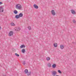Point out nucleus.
<instances>
[{
  "instance_id": "1",
  "label": "nucleus",
  "mask_w": 76,
  "mask_h": 76,
  "mask_svg": "<svg viewBox=\"0 0 76 76\" xmlns=\"http://www.w3.org/2000/svg\"><path fill=\"white\" fill-rule=\"evenodd\" d=\"M22 6L21 5L19 4H17L16 5H15V8L17 9H19V10H20L21 9H22Z\"/></svg>"
},
{
  "instance_id": "2",
  "label": "nucleus",
  "mask_w": 76,
  "mask_h": 76,
  "mask_svg": "<svg viewBox=\"0 0 76 76\" xmlns=\"http://www.w3.org/2000/svg\"><path fill=\"white\" fill-rule=\"evenodd\" d=\"M52 15L53 16H55L56 15V13L54 12V10H52L51 12Z\"/></svg>"
},
{
  "instance_id": "3",
  "label": "nucleus",
  "mask_w": 76,
  "mask_h": 76,
  "mask_svg": "<svg viewBox=\"0 0 76 76\" xmlns=\"http://www.w3.org/2000/svg\"><path fill=\"white\" fill-rule=\"evenodd\" d=\"M3 11H4V8L2 7H0V12H3Z\"/></svg>"
},
{
  "instance_id": "4",
  "label": "nucleus",
  "mask_w": 76,
  "mask_h": 76,
  "mask_svg": "<svg viewBox=\"0 0 76 76\" xmlns=\"http://www.w3.org/2000/svg\"><path fill=\"white\" fill-rule=\"evenodd\" d=\"M52 73L53 76H56V73H57V72H56L53 71Z\"/></svg>"
},
{
  "instance_id": "5",
  "label": "nucleus",
  "mask_w": 76,
  "mask_h": 76,
  "mask_svg": "<svg viewBox=\"0 0 76 76\" xmlns=\"http://www.w3.org/2000/svg\"><path fill=\"white\" fill-rule=\"evenodd\" d=\"M71 11L72 14H73V15L76 14V12H75V11L73 10H71Z\"/></svg>"
},
{
  "instance_id": "6",
  "label": "nucleus",
  "mask_w": 76,
  "mask_h": 76,
  "mask_svg": "<svg viewBox=\"0 0 76 76\" xmlns=\"http://www.w3.org/2000/svg\"><path fill=\"white\" fill-rule=\"evenodd\" d=\"M13 31H10L9 34V36H10V37H11L12 35H13Z\"/></svg>"
},
{
  "instance_id": "7",
  "label": "nucleus",
  "mask_w": 76,
  "mask_h": 76,
  "mask_svg": "<svg viewBox=\"0 0 76 76\" xmlns=\"http://www.w3.org/2000/svg\"><path fill=\"white\" fill-rule=\"evenodd\" d=\"M34 7L35 9H38V6L36 4H34Z\"/></svg>"
},
{
  "instance_id": "8",
  "label": "nucleus",
  "mask_w": 76,
  "mask_h": 76,
  "mask_svg": "<svg viewBox=\"0 0 76 76\" xmlns=\"http://www.w3.org/2000/svg\"><path fill=\"white\" fill-rule=\"evenodd\" d=\"M28 72V70L27 69H26L24 70V73L25 74H27Z\"/></svg>"
},
{
  "instance_id": "9",
  "label": "nucleus",
  "mask_w": 76,
  "mask_h": 76,
  "mask_svg": "<svg viewBox=\"0 0 76 76\" xmlns=\"http://www.w3.org/2000/svg\"><path fill=\"white\" fill-rule=\"evenodd\" d=\"M60 48L61 49H63L64 48V46L63 45H60Z\"/></svg>"
},
{
  "instance_id": "10",
  "label": "nucleus",
  "mask_w": 76,
  "mask_h": 76,
  "mask_svg": "<svg viewBox=\"0 0 76 76\" xmlns=\"http://www.w3.org/2000/svg\"><path fill=\"white\" fill-rule=\"evenodd\" d=\"M19 17H23V14L22 13H20L19 15Z\"/></svg>"
},
{
  "instance_id": "11",
  "label": "nucleus",
  "mask_w": 76,
  "mask_h": 76,
  "mask_svg": "<svg viewBox=\"0 0 76 76\" xmlns=\"http://www.w3.org/2000/svg\"><path fill=\"white\" fill-rule=\"evenodd\" d=\"M20 27H18L16 28V29H15V30L17 31H20Z\"/></svg>"
},
{
  "instance_id": "12",
  "label": "nucleus",
  "mask_w": 76,
  "mask_h": 76,
  "mask_svg": "<svg viewBox=\"0 0 76 76\" xmlns=\"http://www.w3.org/2000/svg\"><path fill=\"white\" fill-rule=\"evenodd\" d=\"M15 18H16V19H19V18L20 17L19 15H15Z\"/></svg>"
},
{
  "instance_id": "13",
  "label": "nucleus",
  "mask_w": 76,
  "mask_h": 76,
  "mask_svg": "<svg viewBox=\"0 0 76 76\" xmlns=\"http://www.w3.org/2000/svg\"><path fill=\"white\" fill-rule=\"evenodd\" d=\"M25 45H22L20 46V48H25Z\"/></svg>"
},
{
  "instance_id": "14",
  "label": "nucleus",
  "mask_w": 76,
  "mask_h": 76,
  "mask_svg": "<svg viewBox=\"0 0 76 76\" xmlns=\"http://www.w3.org/2000/svg\"><path fill=\"white\" fill-rule=\"evenodd\" d=\"M53 45L55 47H57V43H55L53 44Z\"/></svg>"
},
{
  "instance_id": "15",
  "label": "nucleus",
  "mask_w": 76,
  "mask_h": 76,
  "mask_svg": "<svg viewBox=\"0 0 76 76\" xmlns=\"http://www.w3.org/2000/svg\"><path fill=\"white\" fill-rule=\"evenodd\" d=\"M31 72H27V76H29V75H31Z\"/></svg>"
},
{
  "instance_id": "16",
  "label": "nucleus",
  "mask_w": 76,
  "mask_h": 76,
  "mask_svg": "<svg viewBox=\"0 0 76 76\" xmlns=\"http://www.w3.org/2000/svg\"><path fill=\"white\" fill-rule=\"evenodd\" d=\"M56 67V64H54L52 65V67L53 68H55V67Z\"/></svg>"
},
{
  "instance_id": "17",
  "label": "nucleus",
  "mask_w": 76,
  "mask_h": 76,
  "mask_svg": "<svg viewBox=\"0 0 76 76\" xmlns=\"http://www.w3.org/2000/svg\"><path fill=\"white\" fill-rule=\"evenodd\" d=\"M14 13L16 15L18 13V12L16 10H15L14 11Z\"/></svg>"
},
{
  "instance_id": "18",
  "label": "nucleus",
  "mask_w": 76,
  "mask_h": 76,
  "mask_svg": "<svg viewBox=\"0 0 76 76\" xmlns=\"http://www.w3.org/2000/svg\"><path fill=\"white\" fill-rule=\"evenodd\" d=\"M21 51L22 53H25V49H23Z\"/></svg>"
},
{
  "instance_id": "19",
  "label": "nucleus",
  "mask_w": 76,
  "mask_h": 76,
  "mask_svg": "<svg viewBox=\"0 0 76 76\" xmlns=\"http://www.w3.org/2000/svg\"><path fill=\"white\" fill-rule=\"evenodd\" d=\"M46 59L48 61H49L50 60V57H47Z\"/></svg>"
},
{
  "instance_id": "20",
  "label": "nucleus",
  "mask_w": 76,
  "mask_h": 76,
  "mask_svg": "<svg viewBox=\"0 0 76 76\" xmlns=\"http://www.w3.org/2000/svg\"><path fill=\"white\" fill-rule=\"evenodd\" d=\"M11 26H15V24L13 23L12 22L11 23Z\"/></svg>"
},
{
  "instance_id": "21",
  "label": "nucleus",
  "mask_w": 76,
  "mask_h": 76,
  "mask_svg": "<svg viewBox=\"0 0 76 76\" xmlns=\"http://www.w3.org/2000/svg\"><path fill=\"white\" fill-rule=\"evenodd\" d=\"M48 67H51V64H50L49 63L48 64Z\"/></svg>"
},
{
  "instance_id": "22",
  "label": "nucleus",
  "mask_w": 76,
  "mask_h": 76,
  "mask_svg": "<svg viewBox=\"0 0 76 76\" xmlns=\"http://www.w3.org/2000/svg\"><path fill=\"white\" fill-rule=\"evenodd\" d=\"M58 72L59 73H61V74L62 73L61 71H60V70H58Z\"/></svg>"
},
{
  "instance_id": "23",
  "label": "nucleus",
  "mask_w": 76,
  "mask_h": 76,
  "mask_svg": "<svg viewBox=\"0 0 76 76\" xmlns=\"http://www.w3.org/2000/svg\"><path fill=\"white\" fill-rule=\"evenodd\" d=\"M15 55L16 56H17V57H19V55L17 53H15Z\"/></svg>"
},
{
  "instance_id": "24",
  "label": "nucleus",
  "mask_w": 76,
  "mask_h": 76,
  "mask_svg": "<svg viewBox=\"0 0 76 76\" xmlns=\"http://www.w3.org/2000/svg\"><path fill=\"white\" fill-rule=\"evenodd\" d=\"M23 65H25V64H26V63H25V61H23Z\"/></svg>"
},
{
  "instance_id": "25",
  "label": "nucleus",
  "mask_w": 76,
  "mask_h": 76,
  "mask_svg": "<svg viewBox=\"0 0 76 76\" xmlns=\"http://www.w3.org/2000/svg\"><path fill=\"white\" fill-rule=\"evenodd\" d=\"M73 22L74 23H76V21H75V20H73Z\"/></svg>"
},
{
  "instance_id": "26",
  "label": "nucleus",
  "mask_w": 76,
  "mask_h": 76,
  "mask_svg": "<svg viewBox=\"0 0 76 76\" xmlns=\"http://www.w3.org/2000/svg\"><path fill=\"white\" fill-rule=\"evenodd\" d=\"M28 29L29 30H31V27L29 26L28 27Z\"/></svg>"
},
{
  "instance_id": "27",
  "label": "nucleus",
  "mask_w": 76,
  "mask_h": 76,
  "mask_svg": "<svg viewBox=\"0 0 76 76\" xmlns=\"http://www.w3.org/2000/svg\"><path fill=\"white\" fill-rule=\"evenodd\" d=\"M3 4V2H0V4Z\"/></svg>"
},
{
  "instance_id": "28",
  "label": "nucleus",
  "mask_w": 76,
  "mask_h": 76,
  "mask_svg": "<svg viewBox=\"0 0 76 76\" xmlns=\"http://www.w3.org/2000/svg\"><path fill=\"white\" fill-rule=\"evenodd\" d=\"M0 29H1V27L0 26Z\"/></svg>"
},
{
  "instance_id": "29",
  "label": "nucleus",
  "mask_w": 76,
  "mask_h": 76,
  "mask_svg": "<svg viewBox=\"0 0 76 76\" xmlns=\"http://www.w3.org/2000/svg\"><path fill=\"white\" fill-rule=\"evenodd\" d=\"M4 76H6V75H3Z\"/></svg>"
},
{
  "instance_id": "30",
  "label": "nucleus",
  "mask_w": 76,
  "mask_h": 76,
  "mask_svg": "<svg viewBox=\"0 0 76 76\" xmlns=\"http://www.w3.org/2000/svg\"><path fill=\"white\" fill-rule=\"evenodd\" d=\"M73 43H74V42H73Z\"/></svg>"
}]
</instances>
